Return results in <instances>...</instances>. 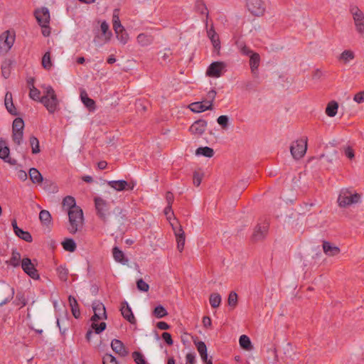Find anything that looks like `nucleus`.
<instances>
[{"label": "nucleus", "instance_id": "obj_1", "mask_svg": "<svg viewBox=\"0 0 364 364\" xmlns=\"http://www.w3.org/2000/svg\"><path fill=\"white\" fill-rule=\"evenodd\" d=\"M40 102L45 106L50 114H53L59 109V100L55 90L51 86L46 87L45 94L41 97Z\"/></svg>", "mask_w": 364, "mask_h": 364}, {"label": "nucleus", "instance_id": "obj_2", "mask_svg": "<svg viewBox=\"0 0 364 364\" xmlns=\"http://www.w3.org/2000/svg\"><path fill=\"white\" fill-rule=\"evenodd\" d=\"M361 195L353 193L350 188H342L338 198V204L341 208H346L360 201Z\"/></svg>", "mask_w": 364, "mask_h": 364}, {"label": "nucleus", "instance_id": "obj_3", "mask_svg": "<svg viewBox=\"0 0 364 364\" xmlns=\"http://www.w3.org/2000/svg\"><path fill=\"white\" fill-rule=\"evenodd\" d=\"M69 218L68 231L71 234H75L82 228L83 224V213L80 208H75L68 212Z\"/></svg>", "mask_w": 364, "mask_h": 364}, {"label": "nucleus", "instance_id": "obj_4", "mask_svg": "<svg viewBox=\"0 0 364 364\" xmlns=\"http://www.w3.org/2000/svg\"><path fill=\"white\" fill-rule=\"evenodd\" d=\"M95 206L96 209L97 215L102 220L104 223L107 221V218L110 215V206L109 203L102 198L101 197H95L94 198Z\"/></svg>", "mask_w": 364, "mask_h": 364}, {"label": "nucleus", "instance_id": "obj_5", "mask_svg": "<svg viewBox=\"0 0 364 364\" xmlns=\"http://www.w3.org/2000/svg\"><path fill=\"white\" fill-rule=\"evenodd\" d=\"M307 138H302L293 141L290 146V152L292 157L299 160L301 159L306 152Z\"/></svg>", "mask_w": 364, "mask_h": 364}, {"label": "nucleus", "instance_id": "obj_6", "mask_svg": "<svg viewBox=\"0 0 364 364\" xmlns=\"http://www.w3.org/2000/svg\"><path fill=\"white\" fill-rule=\"evenodd\" d=\"M350 14L353 16L356 31L362 36H364V14L357 6H351Z\"/></svg>", "mask_w": 364, "mask_h": 364}, {"label": "nucleus", "instance_id": "obj_7", "mask_svg": "<svg viewBox=\"0 0 364 364\" xmlns=\"http://www.w3.org/2000/svg\"><path fill=\"white\" fill-rule=\"evenodd\" d=\"M15 33L6 31L0 35V53H6L13 46Z\"/></svg>", "mask_w": 364, "mask_h": 364}, {"label": "nucleus", "instance_id": "obj_8", "mask_svg": "<svg viewBox=\"0 0 364 364\" xmlns=\"http://www.w3.org/2000/svg\"><path fill=\"white\" fill-rule=\"evenodd\" d=\"M247 7L255 16H263L266 10V5L263 0H247Z\"/></svg>", "mask_w": 364, "mask_h": 364}, {"label": "nucleus", "instance_id": "obj_9", "mask_svg": "<svg viewBox=\"0 0 364 364\" xmlns=\"http://www.w3.org/2000/svg\"><path fill=\"white\" fill-rule=\"evenodd\" d=\"M14 295V289L9 284L0 282V306L9 302Z\"/></svg>", "mask_w": 364, "mask_h": 364}, {"label": "nucleus", "instance_id": "obj_10", "mask_svg": "<svg viewBox=\"0 0 364 364\" xmlns=\"http://www.w3.org/2000/svg\"><path fill=\"white\" fill-rule=\"evenodd\" d=\"M269 230V223L264 220L262 223H258L253 231L252 240L258 242L265 238Z\"/></svg>", "mask_w": 364, "mask_h": 364}, {"label": "nucleus", "instance_id": "obj_11", "mask_svg": "<svg viewBox=\"0 0 364 364\" xmlns=\"http://www.w3.org/2000/svg\"><path fill=\"white\" fill-rule=\"evenodd\" d=\"M226 64L222 61L212 63L206 70V75L210 77L218 78L222 75L223 71L225 69Z\"/></svg>", "mask_w": 364, "mask_h": 364}, {"label": "nucleus", "instance_id": "obj_12", "mask_svg": "<svg viewBox=\"0 0 364 364\" xmlns=\"http://www.w3.org/2000/svg\"><path fill=\"white\" fill-rule=\"evenodd\" d=\"M100 30L102 31V34L103 36V39L101 41V37L99 35H96L94 38V43L97 45H102V43H106L109 42L112 36V33L109 30V26L107 21H104L101 23Z\"/></svg>", "mask_w": 364, "mask_h": 364}, {"label": "nucleus", "instance_id": "obj_13", "mask_svg": "<svg viewBox=\"0 0 364 364\" xmlns=\"http://www.w3.org/2000/svg\"><path fill=\"white\" fill-rule=\"evenodd\" d=\"M21 268L23 272L33 279H38L40 276L38 270L36 269L34 264L31 259L28 257L23 258L21 260Z\"/></svg>", "mask_w": 364, "mask_h": 364}, {"label": "nucleus", "instance_id": "obj_14", "mask_svg": "<svg viewBox=\"0 0 364 364\" xmlns=\"http://www.w3.org/2000/svg\"><path fill=\"white\" fill-rule=\"evenodd\" d=\"M9 155L10 149L7 146L6 140L3 138H0V159L10 165H16L17 164L16 160L11 158Z\"/></svg>", "mask_w": 364, "mask_h": 364}, {"label": "nucleus", "instance_id": "obj_15", "mask_svg": "<svg viewBox=\"0 0 364 364\" xmlns=\"http://www.w3.org/2000/svg\"><path fill=\"white\" fill-rule=\"evenodd\" d=\"M93 316L91 317L92 321H97L98 320L107 319V314L105 305L99 301H95L92 303Z\"/></svg>", "mask_w": 364, "mask_h": 364}, {"label": "nucleus", "instance_id": "obj_16", "mask_svg": "<svg viewBox=\"0 0 364 364\" xmlns=\"http://www.w3.org/2000/svg\"><path fill=\"white\" fill-rule=\"evenodd\" d=\"M109 187L114 188L117 191H122L124 190H133L135 184L134 183H129L124 180L119 181H110L107 182Z\"/></svg>", "mask_w": 364, "mask_h": 364}, {"label": "nucleus", "instance_id": "obj_17", "mask_svg": "<svg viewBox=\"0 0 364 364\" xmlns=\"http://www.w3.org/2000/svg\"><path fill=\"white\" fill-rule=\"evenodd\" d=\"M36 20L40 26H46L50 21V13L47 8L43 7L35 11Z\"/></svg>", "mask_w": 364, "mask_h": 364}, {"label": "nucleus", "instance_id": "obj_18", "mask_svg": "<svg viewBox=\"0 0 364 364\" xmlns=\"http://www.w3.org/2000/svg\"><path fill=\"white\" fill-rule=\"evenodd\" d=\"M121 313L122 316L128 321L130 323L134 324L136 322V320L132 313L131 307L129 306L127 301H123L121 304Z\"/></svg>", "mask_w": 364, "mask_h": 364}, {"label": "nucleus", "instance_id": "obj_19", "mask_svg": "<svg viewBox=\"0 0 364 364\" xmlns=\"http://www.w3.org/2000/svg\"><path fill=\"white\" fill-rule=\"evenodd\" d=\"M207 124L205 119H198L189 127V131L193 134L201 135L205 131Z\"/></svg>", "mask_w": 364, "mask_h": 364}, {"label": "nucleus", "instance_id": "obj_20", "mask_svg": "<svg viewBox=\"0 0 364 364\" xmlns=\"http://www.w3.org/2000/svg\"><path fill=\"white\" fill-rule=\"evenodd\" d=\"M111 347L113 351L121 357H125L128 355L129 351L125 348L124 343L118 339H113L111 342Z\"/></svg>", "mask_w": 364, "mask_h": 364}, {"label": "nucleus", "instance_id": "obj_21", "mask_svg": "<svg viewBox=\"0 0 364 364\" xmlns=\"http://www.w3.org/2000/svg\"><path fill=\"white\" fill-rule=\"evenodd\" d=\"M323 252L329 257H333L340 253V248L328 241H323L322 245Z\"/></svg>", "mask_w": 364, "mask_h": 364}, {"label": "nucleus", "instance_id": "obj_22", "mask_svg": "<svg viewBox=\"0 0 364 364\" xmlns=\"http://www.w3.org/2000/svg\"><path fill=\"white\" fill-rule=\"evenodd\" d=\"M188 107L193 112L196 113L212 110L211 105H208L204 101L193 102L189 105Z\"/></svg>", "mask_w": 364, "mask_h": 364}, {"label": "nucleus", "instance_id": "obj_23", "mask_svg": "<svg viewBox=\"0 0 364 364\" xmlns=\"http://www.w3.org/2000/svg\"><path fill=\"white\" fill-rule=\"evenodd\" d=\"M207 34L208 38H210L214 48L215 50H220V41L219 39L218 34L215 32L213 26L207 31Z\"/></svg>", "mask_w": 364, "mask_h": 364}, {"label": "nucleus", "instance_id": "obj_24", "mask_svg": "<svg viewBox=\"0 0 364 364\" xmlns=\"http://www.w3.org/2000/svg\"><path fill=\"white\" fill-rule=\"evenodd\" d=\"M175 235L177 240V247L180 252L184 248L185 245V233L181 226H179L178 229L173 228Z\"/></svg>", "mask_w": 364, "mask_h": 364}, {"label": "nucleus", "instance_id": "obj_25", "mask_svg": "<svg viewBox=\"0 0 364 364\" xmlns=\"http://www.w3.org/2000/svg\"><path fill=\"white\" fill-rule=\"evenodd\" d=\"M194 9L196 12L200 14L205 15V24L208 25V8L203 0H196L195 2Z\"/></svg>", "mask_w": 364, "mask_h": 364}, {"label": "nucleus", "instance_id": "obj_26", "mask_svg": "<svg viewBox=\"0 0 364 364\" xmlns=\"http://www.w3.org/2000/svg\"><path fill=\"white\" fill-rule=\"evenodd\" d=\"M68 301H69L71 311H72L73 316L75 318H80V311L79 305H78V303H77L76 299L74 296L70 295L68 297Z\"/></svg>", "mask_w": 364, "mask_h": 364}, {"label": "nucleus", "instance_id": "obj_27", "mask_svg": "<svg viewBox=\"0 0 364 364\" xmlns=\"http://www.w3.org/2000/svg\"><path fill=\"white\" fill-rule=\"evenodd\" d=\"M62 205L63 208L64 209H66L68 212L79 208L78 206L76 205L75 198L73 196H68L63 198Z\"/></svg>", "mask_w": 364, "mask_h": 364}, {"label": "nucleus", "instance_id": "obj_28", "mask_svg": "<svg viewBox=\"0 0 364 364\" xmlns=\"http://www.w3.org/2000/svg\"><path fill=\"white\" fill-rule=\"evenodd\" d=\"M136 40L141 46H147L153 43L154 37L151 35L140 33L137 36Z\"/></svg>", "mask_w": 364, "mask_h": 364}, {"label": "nucleus", "instance_id": "obj_29", "mask_svg": "<svg viewBox=\"0 0 364 364\" xmlns=\"http://www.w3.org/2000/svg\"><path fill=\"white\" fill-rule=\"evenodd\" d=\"M112 254L114 259L123 264H126L128 262V259L124 256V252L120 250L117 247H114L112 249Z\"/></svg>", "mask_w": 364, "mask_h": 364}, {"label": "nucleus", "instance_id": "obj_30", "mask_svg": "<svg viewBox=\"0 0 364 364\" xmlns=\"http://www.w3.org/2000/svg\"><path fill=\"white\" fill-rule=\"evenodd\" d=\"M80 97L82 102L85 106L89 109V110L93 111L95 109V102L92 99L90 98L85 91L80 93Z\"/></svg>", "mask_w": 364, "mask_h": 364}, {"label": "nucleus", "instance_id": "obj_31", "mask_svg": "<svg viewBox=\"0 0 364 364\" xmlns=\"http://www.w3.org/2000/svg\"><path fill=\"white\" fill-rule=\"evenodd\" d=\"M259 62L260 56L257 53H252L250 56V65L252 73H255V71L257 70L259 65Z\"/></svg>", "mask_w": 364, "mask_h": 364}, {"label": "nucleus", "instance_id": "obj_32", "mask_svg": "<svg viewBox=\"0 0 364 364\" xmlns=\"http://www.w3.org/2000/svg\"><path fill=\"white\" fill-rule=\"evenodd\" d=\"M119 14V9H115L113 11V15H112V25H113V29L114 31H119L120 29H123V28H124V26L121 23Z\"/></svg>", "mask_w": 364, "mask_h": 364}, {"label": "nucleus", "instance_id": "obj_33", "mask_svg": "<svg viewBox=\"0 0 364 364\" xmlns=\"http://www.w3.org/2000/svg\"><path fill=\"white\" fill-rule=\"evenodd\" d=\"M29 176L32 182L34 183H40L43 181V178L41 173L35 168H31L29 170Z\"/></svg>", "mask_w": 364, "mask_h": 364}, {"label": "nucleus", "instance_id": "obj_34", "mask_svg": "<svg viewBox=\"0 0 364 364\" xmlns=\"http://www.w3.org/2000/svg\"><path fill=\"white\" fill-rule=\"evenodd\" d=\"M338 108V104L336 101H331L328 104L326 108V114L328 117H334L337 114Z\"/></svg>", "mask_w": 364, "mask_h": 364}, {"label": "nucleus", "instance_id": "obj_35", "mask_svg": "<svg viewBox=\"0 0 364 364\" xmlns=\"http://www.w3.org/2000/svg\"><path fill=\"white\" fill-rule=\"evenodd\" d=\"M239 343L241 348L246 350H250L253 348L250 338L246 335H242L240 337Z\"/></svg>", "mask_w": 364, "mask_h": 364}, {"label": "nucleus", "instance_id": "obj_36", "mask_svg": "<svg viewBox=\"0 0 364 364\" xmlns=\"http://www.w3.org/2000/svg\"><path fill=\"white\" fill-rule=\"evenodd\" d=\"M63 247L65 250L73 252L76 250V244L71 238H66L62 242Z\"/></svg>", "mask_w": 364, "mask_h": 364}, {"label": "nucleus", "instance_id": "obj_37", "mask_svg": "<svg viewBox=\"0 0 364 364\" xmlns=\"http://www.w3.org/2000/svg\"><path fill=\"white\" fill-rule=\"evenodd\" d=\"M221 296L218 293H212L210 295L209 302L213 308H218L221 304Z\"/></svg>", "mask_w": 364, "mask_h": 364}, {"label": "nucleus", "instance_id": "obj_38", "mask_svg": "<svg viewBox=\"0 0 364 364\" xmlns=\"http://www.w3.org/2000/svg\"><path fill=\"white\" fill-rule=\"evenodd\" d=\"M152 315L157 318H161L168 315L166 309L161 305L156 306L152 312Z\"/></svg>", "mask_w": 364, "mask_h": 364}, {"label": "nucleus", "instance_id": "obj_39", "mask_svg": "<svg viewBox=\"0 0 364 364\" xmlns=\"http://www.w3.org/2000/svg\"><path fill=\"white\" fill-rule=\"evenodd\" d=\"M196 154L210 158L214 155V151L208 146L199 147L196 149Z\"/></svg>", "mask_w": 364, "mask_h": 364}, {"label": "nucleus", "instance_id": "obj_40", "mask_svg": "<svg viewBox=\"0 0 364 364\" xmlns=\"http://www.w3.org/2000/svg\"><path fill=\"white\" fill-rule=\"evenodd\" d=\"M15 235L27 242H31L33 240L31 233L28 231H24L21 228L17 230V232H15Z\"/></svg>", "mask_w": 364, "mask_h": 364}, {"label": "nucleus", "instance_id": "obj_41", "mask_svg": "<svg viewBox=\"0 0 364 364\" xmlns=\"http://www.w3.org/2000/svg\"><path fill=\"white\" fill-rule=\"evenodd\" d=\"M114 32L116 33L117 38L120 41V43L124 45L127 43L129 40V35L124 28Z\"/></svg>", "mask_w": 364, "mask_h": 364}, {"label": "nucleus", "instance_id": "obj_42", "mask_svg": "<svg viewBox=\"0 0 364 364\" xmlns=\"http://www.w3.org/2000/svg\"><path fill=\"white\" fill-rule=\"evenodd\" d=\"M29 142L32 149V154H38L41 151L38 139L34 136H31L29 138Z\"/></svg>", "mask_w": 364, "mask_h": 364}, {"label": "nucleus", "instance_id": "obj_43", "mask_svg": "<svg viewBox=\"0 0 364 364\" xmlns=\"http://www.w3.org/2000/svg\"><path fill=\"white\" fill-rule=\"evenodd\" d=\"M24 122L20 118H16L12 124V132H23Z\"/></svg>", "mask_w": 364, "mask_h": 364}, {"label": "nucleus", "instance_id": "obj_44", "mask_svg": "<svg viewBox=\"0 0 364 364\" xmlns=\"http://www.w3.org/2000/svg\"><path fill=\"white\" fill-rule=\"evenodd\" d=\"M56 272L59 279L63 282H66L68 277V269L60 265L56 269Z\"/></svg>", "mask_w": 364, "mask_h": 364}, {"label": "nucleus", "instance_id": "obj_45", "mask_svg": "<svg viewBox=\"0 0 364 364\" xmlns=\"http://www.w3.org/2000/svg\"><path fill=\"white\" fill-rule=\"evenodd\" d=\"M228 303L232 309H235V307L237 306L238 296L235 291H231L229 294L228 299Z\"/></svg>", "mask_w": 364, "mask_h": 364}, {"label": "nucleus", "instance_id": "obj_46", "mask_svg": "<svg viewBox=\"0 0 364 364\" xmlns=\"http://www.w3.org/2000/svg\"><path fill=\"white\" fill-rule=\"evenodd\" d=\"M355 54L352 50H345L339 57V60H343L344 63H347L350 60L354 59Z\"/></svg>", "mask_w": 364, "mask_h": 364}, {"label": "nucleus", "instance_id": "obj_47", "mask_svg": "<svg viewBox=\"0 0 364 364\" xmlns=\"http://www.w3.org/2000/svg\"><path fill=\"white\" fill-rule=\"evenodd\" d=\"M43 188L46 191H48L49 192H56L58 191L57 186L52 182L50 180H48L47 178L43 179V181L42 182Z\"/></svg>", "mask_w": 364, "mask_h": 364}, {"label": "nucleus", "instance_id": "obj_48", "mask_svg": "<svg viewBox=\"0 0 364 364\" xmlns=\"http://www.w3.org/2000/svg\"><path fill=\"white\" fill-rule=\"evenodd\" d=\"M10 264L14 267L21 265V254L17 251H13L10 259Z\"/></svg>", "mask_w": 364, "mask_h": 364}, {"label": "nucleus", "instance_id": "obj_49", "mask_svg": "<svg viewBox=\"0 0 364 364\" xmlns=\"http://www.w3.org/2000/svg\"><path fill=\"white\" fill-rule=\"evenodd\" d=\"M42 65L45 69L50 70L52 67L50 52H46L42 58Z\"/></svg>", "mask_w": 364, "mask_h": 364}, {"label": "nucleus", "instance_id": "obj_50", "mask_svg": "<svg viewBox=\"0 0 364 364\" xmlns=\"http://www.w3.org/2000/svg\"><path fill=\"white\" fill-rule=\"evenodd\" d=\"M39 219L41 223L48 225L51 221L50 213L46 210H42L39 213Z\"/></svg>", "mask_w": 364, "mask_h": 364}, {"label": "nucleus", "instance_id": "obj_51", "mask_svg": "<svg viewBox=\"0 0 364 364\" xmlns=\"http://www.w3.org/2000/svg\"><path fill=\"white\" fill-rule=\"evenodd\" d=\"M15 303L16 305L21 306V308L27 304V299L26 298L24 293L21 291L17 292Z\"/></svg>", "mask_w": 364, "mask_h": 364}, {"label": "nucleus", "instance_id": "obj_52", "mask_svg": "<svg viewBox=\"0 0 364 364\" xmlns=\"http://www.w3.org/2000/svg\"><path fill=\"white\" fill-rule=\"evenodd\" d=\"M216 91L214 89H212L207 93L204 102L208 105H211V107L213 108V101L216 97Z\"/></svg>", "mask_w": 364, "mask_h": 364}, {"label": "nucleus", "instance_id": "obj_53", "mask_svg": "<svg viewBox=\"0 0 364 364\" xmlns=\"http://www.w3.org/2000/svg\"><path fill=\"white\" fill-rule=\"evenodd\" d=\"M237 46L240 49L241 53L245 55L250 56L252 53H255L249 47H247L243 42H237Z\"/></svg>", "mask_w": 364, "mask_h": 364}, {"label": "nucleus", "instance_id": "obj_54", "mask_svg": "<svg viewBox=\"0 0 364 364\" xmlns=\"http://www.w3.org/2000/svg\"><path fill=\"white\" fill-rule=\"evenodd\" d=\"M95 322L96 321H92L91 324V328L95 331V333L99 334L106 329V323L101 322L100 324H97Z\"/></svg>", "mask_w": 364, "mask_h": 364}, {"label": "nucleus", "instance_id": "obj_55", "mask_svg": "<svg viewBox=\"0 0 364 364\" xmlns=\"http://www.w3.org/2000/svg\"><path fill=\"white\" fill-rule=\"evenodd\" d=\"M132 358L136 364H147L143 354L138 351L132 353Z\"/></svg>", "mask_w": 364, "mask_h": 364}, {"label": "nucleus", "instance_id": "obj_56", "mask_svg": "<svg viewBox=\"0 0 364 364\" xmlns=\"http://www.w3.org/2000/svg\"><path fill=\"white\" fill-rule=\"evenodd\" d=\"M40 95L41 92L39 90L36 88L34 86L30 87L29 96L32 100L40 102V100L41 98L40 97Z\"/></svg>", "mask_w": 364, "mask_h": 364}, {"label": "nucleus", "instance_id": "obj_57", "mask_svg": "<svg viewBox=\"0 0 364 364\" xmlns=\"http://www.w3.org/2000/svg\"><path fill=\"white\" fill-rule=\"evenodd\" d=\"M102 364H118L117 359L111 354L106 353L102 358Z\"/></svg>", "mask_w": 364, "mask_h": 364}, {"label": "nucleus", "instance_id": "obj_58", "mask_svg": "<svg viewBox=\"0 0 364 364\" xmlns=\"http://www.w3.org/2000/svg\"><path fill=\"white\" fill-rule=\"evenodd\" d=\"M23 136V132H12V139L15 144L20 145Z\"/></svg>", "mask_w": 364, "mask_h": 364}, {"label": "nucleus", "instance_id": "obj_59", "mask_svg": "<svg viewBox=\"0 0 364 364\" xmlns=\"http://www.w3.org/2000/svg\"><path fill=\"white\" fill-rule=\"evenodd\" d=\"M217 122L223 129H226L228 127L229 118L227 115H221L217 119Z\"/></svg>", "mask_w": 364, "mask_h": 364}, {"label": "nucleus", "instance_id": "obj_60", "mask_svg": "<svg viewBox=\"0 0 364 364\" xmlns=\"http://www.w3.org/2000/svg\"><path fill=\"white\" fill-rule=\"evenodd\" d=\"M136 287L139 290L144 292L148 291L149 289V284L146 282H145L142 279H139L136 282Z\"/></svg>", "mask_w": 364, "mask_h": 364}, {"label": "nucleus", "instance_id": "obj_61", "mask_svg": "<svg viewBox=\"0 0 364 364\" xmlns=\"http://www.w3.org/2000/svg\"><path fill=\"white\" fill-rule=\"evenodd\" d=\"M195 344L200 355L205 354V353H207V347L203 341H198L197 343H195Z\"/></svg>", "mask_w": 364, "mask_h": 364}, {"label": "nucleus", "instance_id": "obj_62", "mask_svg": "<svg viewBox=\"0 0 364 364\" xmlns=\"http://www.w3.org/2000/svg\"><path fill=\"white\" fill-rule=\"evenodd\" d=\"M161 337L167 345L172 346L173 344V341L172 339L171 335L169 333L164 332L161 334Z\"/></svg>", "mask_w": 364, "mask_h": 364}, {"label": "nucleus", "instance_id": "obj_63", "mask_svg": "<svg viewBox=\"0 0 364 364\" xmlns=\"http://www.w3.org/2000/svg\"><path fill=\"white\" fill-rule=\"evenodd\" d=\"M193 184L196 186H199L202 181V174L199 172L195 171L193 176Z\"/></svg>", "mask_w": 364, "mask_h": 364}, {"label": "nucleus", "instance_id": "obj_64", "mask_svg": "<svg viewBox=\"0 0 364 364\" xmlns=\"http://www.w3.org/2000/svg\"><path fill=\"white\" fill-rule=\"evenodd\" d=\"M353 100L358 103H362L364 102V90L358 92L355 95Z\"/></svg>", "mask_w": 364, "mask_h": 364}]
</instances>
